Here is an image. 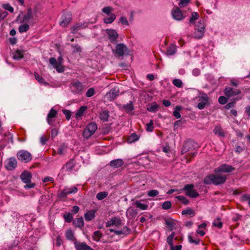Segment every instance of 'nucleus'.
Segmentation results:
<instances>
[{
	"label": "nucleus",
	"instance_id": "a211bd4d",
	"mask_svg": "<svg viewBox=\"0 0 250 250\" xmlns=\"http://www.w3.org/2000/svg\"><path fill=\"white\" fill-rule=\"evenodd\" d=\"M75 246L77 250H93L85 243L75 242Z\"/></svg>",
	"mask_w": 250,
	"mask_h": 250
},
{
	"label": "nucleus",
	"instance_id": "9b49d317",
	"mask_svg": "<svg viewBox=\"0 0 250 250\" xmlns=\"http://www.w3.org/2000/svg\"><path fill=\"white\" fill-rule=\"evenodd\" d=\"M224 93L227 97L230 98L240 94L241 91L239 89H235L233 88L228 87L225 89Z\"/></svg>",
	"mask_w": 250,
	"mask_h": 250
},
{
	"label": "nucleus",
	"instance_id": "f257e3e1",
	"mask_svg": "<svg viewBox=\"0 0 250 250\" xmlns=\"http://www.w3.org/2000/svg\"><path fill=\"white\" fill-rule=\"evenodd\" d=\"M235 170L232 166L226 164H222L215 168L214 171L215 174H209L206 176L204 179V183L206 185L213 184L215 186L225 183L227 179L226 175L218 173L219 172H231Z\"/></svg>",
	"mask_w": 250,
	"mask_h": 250
},
{
	"label": "nucleus",
	"instance_id": "20e7f679",
	"mask_svg": "<svg viewBox=\"0 0 250 250\" xmlns=\"http://www.w3.org/2000/svg\"><path fill=\"white\" fill-rule=\"evenodd\" d=\"M97 129V125L95 123L88 124L84 129L83 133V137L87 139L91 136Z\"/></svg>",
	"mask_w": 250,
	"mask_h": 250
},
{
	"label": "nucleus",
	"instance_id": "b1692460",
	"mask_svg": "<svg viewBox=\"0 0 250 250\" xmlns=\"http://www.w3.org/2000/svg\"><path fill=\"white\" fill-rule=\"evenodd\" d=\"M109 117V111L107 110H103L100 113L99 118L103 122H107Z\"/></svg>",
	"mask_w": 250,
	"mask_h": 250
},
{
	"label": "nucleus",
	"instance_id": "1a4fd4ad",
	"mask_svg": "<svg viewBox=\"0 0 250 250\" xmlns=\"http://www.w3.org/2000/svg\"><path fill=\"white\" fill-rule=\"evenodd\" d=\"M72 20V15L70 12H66L64 13L62 17V21L60 25L62 27L67 26Z\"/></svg>",
	"mask_w": 250,
	"mask_h": 250
},
{
	"label": "nucleus",
	"instance_id": "a19ab883",
	"mask_svg": "<svg viewBox=\"0 0 250 250\" xmlns=\"http://www.w3.org/2000/svg\"><path fill=\"white\" fill-rule=\"evenodd\" d=\"M107 195L108 193L106 191L100 192L97 194L96 198L98 200H102L106 198Z\"/></svg>",
	"mask_w": 250,
	"mask_h": 250
},
{
	"label": "nucleus",
	"instance_id": "13d9d810",
	"mask_svg": "<svg viewBox=\"0 0 250 250\" xmlns=\"http://www.w3.org/2000/svg\"><path fill=\"white\" fill-rule=\"evenodd\" d=\"M2 7L12 13L14 12V8L8 3L3 4Z\"/></svg>",
	"mask_w": 250,
	"mask_h": 250
},
{
	"label": "nucleus",
	"instance_id": "6ab92c4d",
	"mask_svg": "<svg viewBox=\"0 0 250 250\" xmlns=\"http://www.w3.org/2000/svg\"><path fill=\"white\" fill-rule=\"evenodd\" d=\"M172 15L173 18L176 20L179 21L184 19L182 11L178 8H176L175 10H173Z\"/></svg>",
	"mask_w": 250,
	"mask_h": 250
},
{
	"label": "nucleus",
	"instance_id": "2eb2a0df",
	"mask_svg": "<svg viewBox=\"0 0 250 250\" xmlns=\"http://www.w3.org/2000/svg\"><path fill=\"white\" fill-rule=\"evenodd\" d=\"M17 165V162L15 158H10L7 161V163L6 165V168L9 170H12L16 167Z\"/></svg>",
	"mask_w": 250,
	"mask_h": 250
},
{
	"label": "nucleus",
	"instance_id": "052dcab7",
	"mask_svg": "<svg viewBox=\"0 0 250 250\" xmlns=\"http://www.w3.org/2000/svg\"><path fill=\"white\" fill-rule=\"evenodd\" d=\"M95 93V90L93 88H90L88 89L85 93V95L87 97H92Z\"/></svg>",
	"mask_w": 250,
	"mask_h": 250
},
{
	"label": "nucleus",
	"instance_id": "c756f323",
	"mask_svg": "<svg viewBox=\"0 0 250 250\" xmlns=\"http://www.w3.org/2000/svg\"><path fill=\"white\" fill-rule=\"evenodd\" d=\"M182 215H188L190 217H193L195 215V212L194 210L191 209L190 208H188L186 209L182 210Z\"/></svg>",
	"mask_w": 250,
	"mask_h": 250
},
{
	"label": "nucleus",
	"instance_id": "4be33fe9",
	"mask_svg": "<svg viewBox=\"0 0 250 250\" xmlns=\"http://www.w3.org/2000/svg\"><path fill=\"white\" fill-rule=\"evenodd\" d=\"M213 133L218 136L224 138L225 134L223 128L219 125L216 126L213 129Z\"/></svg>",
	"mask_w": 250,
	"mask_h": 250
},
{
	"label": "nucleus",
	"instance_id": "6e6552de",
	"mask_svg": "<svg viewBox=\"0 0 250 250\" xmlns=\"http://www.w3.org/2000/svg\"><path fill=\"white\" fill-rule=\"evenodd\" d=\"M105 32L108 36V39L112 43H116L117 42V39L119 35L115 29H107Z\"/></svg>",
	"mask_w": 250,
	"mask_h": 250
},
{
	"label": "nucleus",
	"instance_id": "e2e57ef3",
	"mask_svg": "<svg viewBox=\"0 0 250 250\" xmlns=\"http://www.w3.org/2000/svg\"><path fill=\"white\" fill-rule=\"evenodd\" d=\"M62 112L65 115L66 120H69L71 116V112L68 110L63 109Z\"/></svg>",
	"mask_w": 250,
	"mask_h": 250
},
{
	"label": "nucleus",
	"instance_id": "39448f33",
	"mask_svg": "<svg viewBox=\"0 0 250 250\" xmlns=\"http://www.w3.org/2000/svg\"><path fill=\"white\" fill-rule=\"evenodd\" d=\"M17 157L19 160L24 163H28L32 159L31 154L28 151L25 150L18 151Z\"/></svg>",
	"mask_w": 250,
	"mask_h": 250
},
{
	"label": "nucleus",
	"instance_id": "8fccbe9b",
	"mask_svg": "<svg viewBox=\"0 0 250 250\" xmlns=\"http://www.w3.org/2000/svg\"><path fill=\"white\" fill-rule=\"evenodd\" d=\"M176 198L182 203H183L184 205H187L189 204V201L184 196H176Z\"/></svg>",
	"mask_w": 250,
	"mask_h": 250
},
{
	"label": "nucleus",
	"instance_id": "338daca9",
	"mask_svg": "<svg viewBox=\"0 0 250 250\" xmlns=\"http://www.w3.org/2000/svg\"><path fill=\"white\" fill-rule=\"evenodd\" d=\"M66 148H67V146L64 145L61 146L58 148V152H57L58 154H59L60 155H63L64 154V151L65 150V149Z\"/></svg>",
	"mask_w": 250,
	"mask_h": 250
},
{
	"label": "nucleus",
	"instance_id": "f704fd0d",
	"mask_svg": "<svg viewBox=\"0 0 250 250\" xmlns=\"http://www.w3.org/2000/svg\"><path fill=\"white\" fill-rule=\"evenodd\" d=\"M139 137L135 133H132L127 138V142L129 143H133L137 141Z\"/></svg>",
	"mask_w": 250,
	"mask_h": 250
},
{
	"label": "nucleus",
	"instance_id": "49530a36",
	"mask_svg": "<svg viewBox=\"0 0 250 250\" xmlns=\"http://www.w3.org/2000/svg\"><path fill=\"white\" fill-rule=\"evenodd\" d=\"M111 219L113 225H114L116 227H118L121 225L122 221L120 219L114 217L111 218Z\"/></svg>",
	"mask_w": 250,
	"mask_h": 250
},
{
	"label": "nucleus",
	"instance_id": "393cba45",
	"mask_svg": "<svg viewBox=\"0 0 250 250\" xmlns=\"http://www.w3.org/2000/svg\"><path fill=\"white\" fill-rule=\"evenodd\" d=\"M137 214V210L133 208H129L126 211V216L127 218H133Z\"/></svg>",
	"mask_w": 250,
	"mask_h": 250
},
{
	"label": "nucleus",
	"instance_id": "680f3d73",
	"mask_svg": "<svg viewBox=\"0 0 250 250\" xmlns=\"http://www.w3.org/2000/svg\"><path fill=\"white\" fill-rule=\"evenodd\" d=\"M188 241L190 243H193L195 245H198L199 244L200 240L199 239H193L191 235H188Z\"/></svg>",
	"mask_w": 250,
	"mask_h": 250
},
{
	"label": "nucleus",
	"instance_id": "37998d69",
	"mask_svg": "<svg viewBox=\"0 0 250 250\" xmlns=\"http://www.w3.org/2000/svg\"><path fill=\"white\" fill-rule=\"evenodd\" d=\"M66 237L69 240L73 241L75 239L73 232L71 229H69L66 231L65 233Z\"/></svg>",
	"mask_w": 250,
	"mask_h": 250
},
{
	"label": "nucleus",
	"instance_id": "5fc2aeb1",
	"mask_svg": "<svg viewBox=\"0 0 250 250\" xmlns=\"http://www.w3.org/2000/svg\"><path fill=\"white\" fill-rule=\"evenodd\" d=\"M172 204L170 201H165L164 202L162 206L163 209H168L171 208Z\"/></svg>",
	"mask_w": 250,
	"mask_h": 250
},
{
	"label": "nucleus",
	"instance_id": "a878e982",
	"mask_svg": "<svg viewBox=\"0 0 250 250\" xmlns=\"http://www.w3.org/2000/svg\"><path fill=\"white\" fill-rule=\"evenodd\" d=\"M73 223L75 227L82 228L84 226L83 219L82 217L76 218L73 220Z\"/></svg>",
	"mask_w": 250,
	"mask_h": 250
},
{
	"label": "nucleus",
	"instance_id": "4468645a",
	"mask_svg": "<svg viewBox=\"0 0 250 250\" xmlns=\"http://www.w3.org/2000/svg\"><path fill=\"white\" fill-rule=\"evenodd\" d=\"M119 90L116 88L111 89L106 94V97L109 101L114 100L119 95Z\"/></svg>",
	"mask_w": 250,
	"mask_h": 250
},
{
	"label": "nucleus",
	"instance_id": "0eeeda50",
	"mask_svg": "<svg viewBox=\"0 0 250 250\" xmlns=\"http://www.w3.org/2000/svg\"><path fill=\"white\" fill-rule=\"evenodd\" d=\"M116 55L118 57H121L123 55L128 54V49L126 46L123 43L117 44L116 49L114 52Z\"/></svg>",
	"mask_w": 250,
	"mask_h": 250
},
{
	"label": "nucleus",
	"instance_id": "c9c22d12",
	"mask_svg": "<svg viewBox=\"0 0 250 250\" xmlns=\"http://www.w3.org/2000/svg\"><path fill=\"white\" fill-rule=\"evenodd\" d=\"M102 232L99 230L95 231L93 234L92 237L94 241L98 242L102 237Z\"/></svg>",
	"mask_w": 250,
	"mask_h": 250
},
{
	"label": "nucleus",
	"instance_id": "774afa93",
	"mask_svg": "<svg viewBox=\"0 0 250 250\" xmlns=\"http://www.w3.org/2000/svg\"><path fill=\"white\" fill-rule=\"evenodd\" d=\"M250 200V194H245L241 197V201L243 202L248 201V203Z\"/></svg>",
	"mask_w": 250,
	"mask_h": 250
},
{
	"label": "nucleus",
	"instance_id": "ddd939ff",
	"mask_svg": "<svg viewBox=\"0 0 250 250\" xmlns=\"http://www.w3.org/2000/svg\"><path fill=\"white\" fill-rule=\"evenodd\" d=\"M49 62L52 64L56 70L59 72H62L64 71V68L62 65V63H57L56 59L54 57H51L49 59Z\"/></svg>",
	"mask_w": 250,
	"mask_h": 250
},
{
	"label": "nucleus",
	"instance_id": "c85d7f7f",
	"mask_svg": "<svg viewBox=\"0 0 250 250\" xmlns=\"http://www.w3.org/2000/svg\"><path fill=\"white\" fill-rule=\"evenodd\" d=\"M87 106H81L79 109L77 110L76 113V118L77 119H79L83 115L84 111L87 109Z\"/></svg>",
	"mask_w": 250,
	"mask_h": 250
},
{
	"label": "nucleus",
	"instance_id": "473e14b6",
	"mask_svg": "<svg viewBox=\"0 0 250 250\" xmlns=\"http://www.w3.org/2000/svg\"><path fill=\"white\" fill-rule=\"evenodd\" d=\"M176 51V46L173 44H170L167 50V54L169 55H172L174 54Z\"/></svg>",
	"mask_w": 250,
	"mask_h": 250
},
{
	"label": "nucleus",
	"instance_id": "5701e85b",
	"mask_svg": "<svg viewBox=\"0 0 250 250\" xmlns=\"http://www.w3.org/2000/svg\"><path fill=\"white\" fill-rule=\"evenodd\" d=\"M95 210H90L86 212L84 214V218L86 221H90L95 216Z\"/></svg>",
	"mask_w": 250,
	"mask_h": 250
},
{
	"label": "nucleus",
	"instance_id": "a18cd8bd",
	"mask_svg": "<svg viewBox=\"0 0 250 250\" xmlns=\"http://www.w3.org/2000/svg\"><path fill=\"white\" fill-rule=\"evenodd\" d=\"M222 222L219 218L215 219L213 222V226L220 229L222 227Z\"/></svg>",
	"mask_w": 250,
	"mask_h": 250
},
{
	"label": "nucleus",
	"instance_id": "0e129e2a",
	"mask_svg": "<svg viewBox=\"0 0 250 250\" xmlns=\"http://www.w3.org/2000/svg\"><path fill=\"white\" fill-rule=\"evenodd\" d=\"M179 6L180 7L186 6L188 4L190 0H180Z\"/></svg>",
	"mask_w": 250,
	"mask_h": 250
},
{
	"label": "nucleus",
	"instance_id": "4d7b16f0",
	"mask_svg": "<svg viewBox=\"0 0 250 250\" xmlns=\"http://www.w3.org/2000/svg\"><path fill=\"white\" fill-rule=\"evenodd\" d=\"M113 10V9L110 6H106V7H104L102 11L103 13L107 14V15H110L111 14V12Z\"/></svg>",
	"mask_w": 250,
	"mask_h": 250
},
{
	"label": "nucleus",
	"instance_id": "de8ad7c7",
	"mask_svg": "<svg viewBox=\"0 0 250 250\" xmlns=\"http://www.w3.org/2000/svg\"><path fill=\"white\" fill-rule=\"evenodd\" d=\"M146 130L148 132H152L154 129L153 121L151 120L150 122L146 124Z\"/></svg>",
	"mask_w": 250,
	"mask_h": 250
},
{
	"label": "nucleus",
	"instance_id": "e433bc0d",
	"mask_svg": "<svg viewBox=\"0 0 250 250\" xmlns=\"http://www.w3.org/2000/svg\"><path fill=\"white\" fill-rule=\"evenodd\" d=\"M134 204L136 206V207L138 208L141 210H146L148 207V205L142 204L138 201H136Z\"/></svg>",
	"mask_w": 250,
	"mask_h": 250
},
{
	"label": "nucleus",
	"instance_id": "69168bd1",
	"mask_svg": "<svg viewBox=\"0 0 250 250\" xmlns=\"http://www.w3.org/2000/svg\"><path fill=\"white\" fill-rule=\"evenodd\" d=\"M120 21L123 25H128L129 22L127 20V18L125 17H121L120 18Z\"/></svg>",
	"mask_w": 250,
	"mask_h": 250
},
{
	"label": "nucleus",
	"instance_id": "864d4df0",
	"mask_svg": "<svg viewBox=\"0 0 250 250\" xmlns=\"http://www.w3.org/2000/svg\"><path fill=\"white\" fill-rule=\"evenodd\" d=\"M173 84L177 87H181L183 85L182 82L181 80L178 79H174L172 81Z\"/></svg>",
	"mask_w": 250,
	"mask_h": 250
},
{
	"label": "nucleus",
	"instance_id": "cd10ccee",
	"mask_svg": "<svg viewBox=\"0 0 250 250\" xmlns=\"http://www.w3.org/2000/svg\"><path fill=\"white\" fill-rule=\"evenodd\" d=\"M204 33L205 30L202 31V30H200V29L195 28V31L193 33V36L197 39H200L203 37Z\"/></svg>",
	"mask_w": 250,
	"mask_h": 250
},
{
	"label": "nucleus",
	"instance_id": "dca6fc26",
	"mask_svg": "<svg viewBox=\"0 0 250 250\" xmlns=\"http://www.w3.org/2000/svg\"><path fill=\"white\" fill-rule=\"evenodd\" d=\"M76 165V163L73 159H70L62 167V169H65L66 171H71Z\"/></svg>",
	"mask_w": 250,
	"mask_h": 250
},
{
	"label": "nucleus",
	"instance_id": "bb28decb",
	"mask_svg": "<svg viewBox=\"0 0 250 250\" xmlns=\"http://www.w3.org/2000/svg\"><path fill=\"white\" fill-rule=\"evenodd\" d=\"M33 18L32 10L31 8H28L26 13L23 17L22 22H27Z\"/></svg>",
	"mask_w": 250,
	"mask_h": 250
},
{
	"label": "nucleus",
	"instance_id": "79ce46f5",
	"mask_svg": "<svg viewBox=\"0 0 250 250\" xmlns=\"http://www.w3.org/2000/svg\"><path fill=\"white\" fill-rule=\"evenodd\" d=\"M199 18V15L197 12H193L191 14V17L189 20L190 23H194L195 21Z\"/></svg>",
	"mask_w": 250,
	"mask_h": 250
},
{
	"label": "nucleus",
	"instance_id": "09e8293b",
	"mask_svg": "<svg viewBox=\"0 0 250 250\" xmlns=\"http://www.w3.org/2000/svg\"><path fill=\"white\" fill-rule=\"evenodd\" d=\"M65 193L67 195L71 193H75L78 191V188L76 187H72L71 188H66L64 189Z\"/></svg>",
	"mask_w": 250,
	"mask_h": 250
},
{
	"label": "nucleus",
	"instance_id": "4c0bfd02",
	"mask_svg": "<svg viewBox=\"0 0 250 250\" xmlns=\"http://www.w3.org/2000/svg\"><path fill=\"white\" fill-rule=\"evenodd\" d=\"M29 29V26L28 24L25 23L21 24L19 27V31L20 33H23L27 31Z\"/></svg>",
	"mask_w": 250,
	"mask_h": 250
},
{
	"label": "nucleus",
	"instance_id": "412c9836",
	"mask_svg": "<svg viewBox=\"0 0 250 250\" xmlns=\"http://www.w3.org/2000/svg\"><path fill=\"white\" fill-rule=\"evenodd\" d=\"M124 164V162L122 159H117L111 161L110 162V166L114 168H118L122 167Z\"/></svg>",
	"mask_w": 250,
	"mask_h": 250
},
{
	"label": "nucleus",
	"instance_id": "423d86ee",
	"mask_svg": "<svg viewBox=\"0 0 250 250\" xmlns=\"http://www.w3.org/2000/svg\"><path fill=\"white\" fill-rule=\"evenodd\" d=\"M193 188V184H187L183 188V190L186 191V195L191 198H196L199 196V194Z\"/></svg>",
	"mask_w": 250,
	"mask_h": 250
},
{
	"label": "nucleus",
	"instance_id": "f8f14e48",
	"mask_svg": "<svg viewBox=\"0 0 250 250\" xmlns=\"http://www.w3.org/2000/svg\"><path fill=\"white\" fill-rule=\"evenodd\" d=\"M194 142L192 141H187L185 142L181 150L182 154H184L187 152L194 149Z\"/></svg>",
	"mask_w": 250,
	"mask_h": 250
},
{
	"label": "nucleus",
	"instance_id": "bf43d9fd",
	"mask_svg": "<svg viewBox=\"0 0 250 250\" xmlns=\"http://www.w3.org/2000/svg\"><path fill=\"white\" fill-rule=\"evenodd\" d=\"M159 194V191L157 190L152 189L149 190L147 195L149 197H155Z\"/></svg>",
	"mask_w": 250,
	"mask_h": 250
},
{
	"label": "nucleus",
	"instance_id": "f3484780",
	"mask_svg": "<svg viewBox=\"0 0 250 250\" xmlns=\"http://www.w3.org/2000/svg\"><path fill=\"white\" fill-rule=\"evenodd\" d=\"M57 114V111L53 108H51L47 117V121L50 125H53L54 121L53 118H55Z\"/></svg>",
	"mask_w": 250,
	"mask_h": 250
},
{
	"label": "nucleus",
	"instance_id": "f03ea898",
	"mask_svg": "<svg viewBox=\"0 0 250 250\" xmlns=\"http://www.w3.org/2000/svg\"><path fill=\"white\" fill-rule=\"evenodd\" d=\"M69 86L71 92L74 94L82 95L85 89V86L77 80L71 82Z\"/></svg>",
	"mask_w": 250,
	"mask_h": 250
},
{
	"label": "nucleus",
	"instance_id": "c03bdc74",
	"mask_svg": "<svg viewBox=\"0 0 250 250\" xmlns=\"http://www.w3.org/2000/svg\"><path fill=\"white\" fill-rule=\"evenodd\" d=\"M123 108L125 109L127 112H130L134 109V106L132 103H128L124 105Z\"/></svg>",
	"mask_w": 250,
	"mask_h": 250
},
{
	"label": "nucleus",
	"instance_id": "58836bf2",
	"mask_svg": "<svg viewBox=\"0 0 250 250\" xmlns=\"http://www.w3.org/2000/svg\"><path fill=\"white\" fill-rule=\"evenodd\" d=\"M36 80L40 83L47 84V83L45 82V80L38 73L35 72L34 74Z\"/></svg>",
	"mask_w": 250,
	"mask_h": 250
},
{
	"label": "nucleus",
	"instance_id": "72a5a7b5",
	"mask_svg": "<svg viewBox=\"0 0 250 250\" xmlns=\"http://www.w3.org/2000/svg\"><path fill=\"white\" fill-rule=\"evenodd\" d=\"M110 16L108 18H106L104 19V21L105 23H111L116 19V16L114 14L111 13L109 15Z\"/></svg>",
	"mask_w": 250,
	"mask_h": 250
},
{
	"label": "nucleus",
	"instance_id": "7c9ffc66",
	"mask_svg": "<svg viewBox=\"0 0 250 250\" xmlns=\"http://www.w3.org/2000/svg\"><path fill=\"white\" fill-rule=\"evenodd\" d=\"M182 107L181 105H177L175 106L174 110L173 112V115L176 118L179 119L181 118V114L179 111L181 110Z\"/></svg>",
	"mask_w": 250,
	"mask_h": 250
},
{
	"label": "nucleus",
	"instance_id": "3c124183",
	"mask_svg": "<svg viewBox=\"0 0 250 250\" xmlns=\"http://www.w3.org/2000/svg\"><path fill=\"white\" fill-rule=\"evenodd\" d=\"M63 218L66 222L70 223L72 221L73 215L70 213L64 214Z\"/></svg>",
	"mask_w": 250,
	"mask_h": 250
},
{
	"label": "nucleus",
	"instance_id": "9d476101",
	"mask_svg": "<svg viewBox=\"0 0 250 250\" xmlns=\"http://www.w3.org/2000/svg\"><path fill=\"white\" fill-rule=\"evenodd\" d=\"M199 96V101L201 102L199 103L197 105V107L199 109H203L205 108L206 105L208 103V97L207 94L202 93Z\"/></svg>",
	"mask_w": 250,
	"mask_h": 250
},
{
	"label": "nucleus",
	"instance_id": "2f4dec72",
	"mask_svg": "<svg viewBox=\"0 0 250 250\" xmlns=\"http://www.w3.org/2000/svg\"><path fill=\"white\" fill-rule=\"evenodd\" d=\"M13 58L15 60H19L23 57V51L21 50H18L13 54Z\"/></svg>",
	"mask_w": 250,
	"mask_h": 250
},
{
	"label": "nucleus",
	"instance_id": "7ed1b4c3",
	"mask_svg": "<svg viewBox=\"0 0 250 250\" xmlns=\"http://www.w3.org/2000/svg\"><path fill=\"white\" fill-rule=\"evenodd\" d=\"M20 178L22 181L26 184L24 186V188L29 189L35 186V184L31 182L32 175L30 172L27 170L23 171L20 175Z\"/></svg>",
	"mask_w": 250,
	"mask_h": 250
},
{
	"label": "nucleus",
	"instance_id": "aec40b11",
	"mask_svg": "<svg viewBox=\"0 0 250 250\" xmlns=\"http://www.w3.org/2000/svg\"><path fill=\"white\" fill-rule=\"evenodd\" d=\"M87 26V25H85V23L84 22L77 23L72 27L71 28L70 30L71 33H75L81 29L86 28Z\"/></svg>",
	"mask_w": 250,
	"mask_h": 250
},
{
	"label": "nucleus",
	"instance_id": "603ef678",
	"mask_svg": "<svg viewBox=\"0 0 250 250\" xmlns=\"http://www.w3.org/2000/svg\"><path fill=\"white\" fill-rule=\"evenodd\" d=\"M175 236V232H173L169 235L167 238V242L170 246L173 245V239Z\"/></svg>",
	"mask_w": 250,
	"mask_h": 250
},
{
	"label": "nucleus",
	"instance_id": "ea45409f",
	"mask_svg": "<svg viewBox=\"0 0 250 250\" xmlns=\"http://www.w3.org/2000/svg\"><path fill=\"white\" fill-rule=\"evenodd\" d=\"M159 108V105L155 103H153L147 107V109L150 112H156Z\"/></svg>",
	"mask_w": 250,
	"mask_h": 250
},
{
	"label": "nucleus",
	"instance_id": "6e6d98bb",
	"mask_svg": "<svg viewBox=\"0 0 250 250\" xmlns=\"http://www.w3.org/2000/svg\"><path fill=\"white\" fill-rule=\"evenodd\" d=\"M71 47L75 49L73 51V52L74 53H76V52H81L82 51V47L80 46V45H79L78 44H72L71 45Z\"/></svg>",
	"mask_w": 250,
	"mask_h": 250
}]
</instances>
